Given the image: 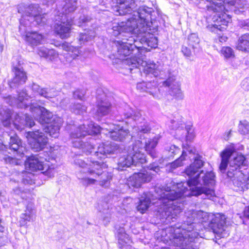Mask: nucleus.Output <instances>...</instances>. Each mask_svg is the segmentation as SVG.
Returning a JSON list of instances; mask_svg holds the SVG:
<instances>
[{
	"instance_id": "obj_1",
	"label": "nucleus",
	"mask_w": 249,
	"mask_h": 249,
	"mask_svg": "<svg viewBox=\"0 0 249 249\" xmlns=\"http://www.w3.org/2000/svg\"><path fill=\"white\" fill-rule=\"evenodd\" d=\"M157 15L152 7L144 5L136 7L133 16L126 21L113 22L107 29L112 36L122 39L114 42L118 55L122 59L129 57L127 64L138 71L145 52V46L155 48L158 46V38L153 34L158 30Z\"/></svg>"
},
{
	"instance_id": "obj_2",
	"label": "nucleus",
	"mask_w": 249,
	"mask_h": 249,
	"mask_svg": "<svg viewBox=\"0 0 249 249\" xmlns=\"http://www.w3.org/2000/svg\"><path fill=\"white\" fill-rule=\"evenodd\" d=\"M198 172V170L191 164L184 170L185 175L188 177L187 184L190 187L189 191H185L187 188H185L181 193L167 192L161 195L160 197V204L156 212V215L161 222L168 224L177 219L184 207L181 200L182 196H198L204 194L206 198L212 200L215 197L213 189L197 186L201 184V180L204 185H213L215 178L214 173L210 171L204 174L203 170Z\"/></svg>"
},
{
	"instance_id": "obj_3",
	"label": "nucleus",
	"mask_w": 249,
	"mask_h": 249,
	"mask_svg": "<svg viewBox=\"0 0 249 249\" xmlns=\"http://www.w3.org/2000/svg\"><path fill=\"white\" fill-rule=\"evenodd\" d=\"M185 220L172 225L170 244L180 249H198L199 232L197 227L199 224L208 223L212 232L222 237L226 224V218L220 213H210L203 211L193 210L185 213Z\"/></svg>"
},
{
	"instance_id": "obj_4",
	"label": "nucleus",
	"mask_w": 249,
	"mask_h": 249,
	"mask_svg": "<svg viewBox=\"0 0 249 249\" xmlns=\"http://www.w3.org/2000/svg\"><path fill=\"white\" fill-rule=\"evenodd\" d=\"M26 89L18 92L16 96L2 95L4 101L11 107L24 108L29 111L35 120L45 124V131L50 136L56 138L62 125V119L53 115V113L43 107L38 105L27 104L25 101L29 97Z\"/></svg>"
},
{
	"instance_id": "obj_5",
	"label": "nucleus",
	"mask_w": 249,
	"mask_h": 249,
	"mask_svg": "<svg viewBox=\"0 0 249 249\" xmlns=\"http://www.w3.org/2000/svg\"><path fill=\"white\" fill-rule=\"evenodd\" d=\"M117 120L124 122L128 126L131 127L132 134L129 133L128 129H124L122 126L120 128H115L110 130L108 135L112 140L124 143L137 139H144L151 129L150 123L145 115L142 114V111L132 108L128 106L125 107L121 120Z\"/></svg>"
},
{
	"instance_id": "obj_6",
	"label": "nucleus",
	"mask_w": 249,
	"mask_h": 249,
	"mask_svg": "<svg viewBox=\"0 0 249 249\" xmlns=\"http://www.w3.org/2000/svg\"><path fill=\"white\" fill-rule=\"evenodd\" d=\"M87 126L85 124L80 125L71 133V137L76 139L73 142V146L81 149L86 155L94 152L93 156L97 159H106L109 156L106 142L100 143L97 150L94 151L96 142L94 137L100 133L101 127L93 122Z\"/></svg>"
},
{
	"instance_id": "obj_7",
	"label": "nucleus",
	"mask_w": 249,
	"mask_h": 249,
	"mask_svg": "<svg viewBox=\"0 0 249 249\" xmlns=\"http://www.w3.org/2000/svg\"><path fill=\"white\" fill-rule=\"evenodd\" d=\"M146 138L143 140L137 139L128 147V153L131 155L133 165L140 166L147 162L145 154L141 151L143 148L153 159L158 157V153L156 147L158 143V139L154 137L147 141Z\"/></svg>"
},
{
	"instance_id": "obj_8",
	"label": "nucleus",
	"mask_w": 249,
	"mask_h": 249,
	"mask_svg": "<svg viewBox=\"0 0 249 249\" xmlns=\"http://www.w3.org/2000/svg\"><path fill=\"white\" fill-rule=\"evenodd\" d=\"M56 162V156L53 152L43 151L29 157L25 165L32 171H42L41 174L49 178L54 177Z\"/></svg>"
},
{
	"instance_id": "obj_9",
	"label": "nucleus",
	"mask_w": 249,
	"mask_h": 249,
	"mask_svg": "<svg viewBox=\"0 0 249 249\" xmlns=\"http://www.w3.org/2000/svg\"><path fill=\"white\" fill-rule=\"evenodd\" d=\"M212 2L211 7L215 12H223L222 16L220 15L213 18V23L208 24L206 26L207 30L220 35L222 32L226 29L228 23L231 21L232 16L228 13L229 8L231 10L233 6V0H210Z\"/></svg>"
},
{
	"instance_id": "obj_10",
	"label": "nucleus",
	"mask_w": 249,
	"mask_h": 249,
	"mask_svg": "<svg viewBox=\"0 0 249 249\" xmlns=\"http://www.w3.org/2000/svg\"><path fill=\"white\" fill-rule=\"evenodd\" d=\"M38 4H32L28 6L26 14L22 15L19 20L20 32H26L27 27L42 26L45 24L47 20V14H40Z\"/></svg>"
},
{
	"instance_id": "obj_11",
	"label": "nucleus",
	"mask_w": 249,
	"mask_h": 249,
	"mask_svg": "<svg viewBox=\"0 0 249 249\" xmlns=\"http://www.w3.org/2000/svg\"><path fill=\"white\" fill-rule=\"evenodd\" d=\"M24 145L17 134H14V135L10 136L8 145L0 143V158L3 159L6 162L11 163L13 158L8 156L7 154H9L15 157L18 156L22 158L25 150Z\"/></svg>"
},
{
	"instance_id": "obj_12",
	"label": "nucleus",
	"mask_w": 249,
	"mask_h": 249,
	"mask_svg": "<svg viewBox=\"0 0 249 249\" xmlns=\"http://www.w3.org/2000/svg\"><path fill=\"white\" fill-rule=\"evenodd\" d=\"M150 171L158 173L160 171L159 163L153 162L146 168H144L140 172L134 173L129 178L130 185L138 188L141 187L143 183L150 181L152 178Z\"/></svg>"
},
{
	"instance_id": "obj_13",
	"label": "nucleus",
	"mask_w": 249,
	"mask_h": 249,
	"mask_svg": "<svg viewBox=\"0 0 249 249\" xmlns=\"http://www.w3.org/2000/svg\"><path fill=\"white\" fill-rule=\"evenodd\" d=\"M150 171L158 173L160 171L159 163L153 162L146 168H144L140 172L134 173L129 178L130 185L138 188L141 187L143 183L150 181L152 178Z\"/></svg>"
},
{
	"instance_id": "obj_14",
	"label": "nucleus",
	"mask_w": 249,
	"mask_h": 249,
	"mask_svg": "<svg viewBox=\"0 0 249 249\" xmlns=\"http://www.w3.org/2000/svg\"><path fill=\"white\" fill-rule=\"evenodd\" d=\"M12 64V71L14 76L13 78L8 82V85L10 89H15L25 83L27 80V75L22 67L23 63L20 60L18 57H14Z\"/></svg>"
},
{
	"instance_id": "obj_15",
	"label": "nucleus",
	"mask_w": 249,
	"mask_h": 249,
	"mask_svg": "<svg viewBox=\"0 0 249 249\" xmlns=\"http://www.w3.org/2000/svg\"><path fill=\"white\" fill-rule=\"evenodd\" d=\"M91 162L94 164V169H89V175L94 177L98 178L100 185L107 187L109 185V181L112 179V174L106 171H103V168L107 167L106 161H99L97 160H91Z\"/></svg>"
},
{
	"instance_id": "obj_16",
	"label": "nucleus",
	"mask_w": 249,
	"mask_h": 249,
	"mask_svg": "<svg viewBox=\"0 0 249 249\" xmlns=\"http://www.w3.org/2000/svg\"><path fill=\"white\" fill-rule=\"evenodd\" d=\"M26 138L31 148L36 152L42 151L48 142L47 136L39 130L27 132Z\"/></svg>"
},
{
	"instance_id": "obj_17",
	"label": "nucleus",
	"mask_w": 249,
	"mask_h": 249,
	"mask_svg": "<svg viewBox=\"0 0 249 249\" xmlns=\"http://www.w3.org/2000/svg\"><path fill=\"white\" fill-rule=\"evenodd\" d=\"M233 155V143H231L229 146H227L220 154L221 162L219 166V169L221 173L224 174L226 178L232 181L233 178V170H229L226 172L227 167L229 164L231 157Z\"/></svg>"
},
{
	"instance_id": "obj_18",
	"label": "nucleus",
	"mask_w": 249,
	"mask_h": 249,
	"mask_svg": "<svg viewBox=\"0 0 249 249\" xmlns=\"http://www.w3.org/2000/svg\"><path fill=\"white\" fill-rule=\"evenodd\" d=\"M116 3L114 11L116 15L128 16V18L133 16L137 5L134 0H113Z\"/></svg>"
},
{
	"instance_id": "obj_19",
	"label": "nucleus",
	"mask_w": 249,
	"mask_h": 249,
	"mask_svg": "<svg viewBox=\"0 0 249 249\" xmlns=\"http://www.w3.org/2000/svg\"><path fill=\"white\" fill-rule=\"evenodd\" d=\"M72 25V17L70 18L62 17L54 25L55 33L62 39L67 38L70 36Z\"/></svg>"
},
{
	"instance_id": "obj_20",
	"label": "nucleus",
	"mask_w": 249,
	"mask_h": 249,
	"mask_svg": "<svg viewBox=\"0 0 249 249\" xmlns=\"http://www.w3.org/2000/svg\"><path fill=\"white\" fill-rule=\"evenodd\" d=\"M13 124L16 129L22 130L25 127H33L35 125V122L31 116L27 112L19 113L15 116Z\"/></svg>"
},
{
	"instance_id": "obj_21",
	"label": "nucleus",
	"mask_w": 249,
	"mask_h": 249,
	"mask_svg": "<svg viewBox=\"0 0 249 249\" xmlns=\"http://www.w3.org/2000/svg\"><path fill=\"white\" fill-rule=\"evenodd\" d=\"M169 127L172 130L183 129L184 127L186 131V140L187 141L192 142L194 139L195 135L192 130V124H185L182 121L177 122L175 120H171Z\"/></svg>"
},
{
	"instance_id": "obj_22",
	"label": "nucleus",
	"mask_w": 249,
	"mask_h": 249,
	"mask_svg": "<svg viewBox=\"0 0 249 249\" xmlns=\"http://www.w3.org/2000/svg\"><path fill=\"white\" fill-rule=\"evenodd\" d=\"M96 114L98 117L107 115L110 112L112 104L108 99L101 100L98 98L96 102Z\"/></svg>"
},
{
	"instance_id": "obj_23",
	"label": "nucleus",
	"mask_w": 249,
	"mask_h": 249,
	"mask_svg": "<svg viewBox=\"0 0 249 249\" xmlns=\"http://www.w3.org/2000/svg\"><path fill=\"white\" fill-rule=\"evenodd\" d=\"M173 78H168L163 82V85L167 87H170L169 90V94L173 99L177 101L182 100L184 98V95L180 89V86L173 84Z\"/></svg>"
},
{
	"instance_id": "obj_24",
	"label": "nucleus",
	"mask_w": 249,
	"mask_h": 249,
	"mask_svg": "<svg viewBox=\"0 0 249 249\" xmlns=\"http://www.w3.org/2000/svg\"><path fill=\"white\" fill-rule=\"evenodd\" d=\"M23 205L25 207V213L20 215L19 223L21 226H25L28 222H30L32 217V211L34 208V203L31 199L23 201Z\"/></svg>"
},
{
	"instance_id": "obj_25",
	"label": "nucleus",
	"mask_w": 249,
	"mask_h": 249,
	"mask_svg": "<svg viewBox=\"0 0 249 249\" xmlns=\"http://www.w3.org/2000/svg\"><path fill=\"white\" fill-rule=\"evenodd\" d=\"M96 208L101 213L104 224L105 226L107 225L111 219L110 210L108 203L105 201H101L98 203Z\"/></svg>"
},
{
	"instance_id": "obj_26",
	"label": "nucleus",
	"mask_w": 249,
	"mask_h": 249,
	"mask_svg": "<svg viewBox=\"0 0 249 249\" xmlns=\"http://www.w3.org/2000/svg\"><path fill=\"white\" fill-rule=\"evenodd\" d=\"M25 33V40L29 45L32 46H37L41 43V42L44 38L43 36L36 31L29 32L27 29L26 32H20Z\"/></svg>"
},
{
	"instance_id": "obj_27",
	"label": "nucleus",
	"mask_w": 249,
	"mask_h": 249,
	"mask_svg": "<svg viewBox=\"0 0 249 249\" xmlns=\"http://www.w3.org/2000/svg\"><path fill=\"white\" fill-rule=\"evenodd\" d=\"M62 17L65 16L70 18L71 16L69 15L72 13L77 8V0H64L62 1Z\"/></svg>"
},
{
	"instance_id": "obj_28",
	"label": "nucleus",
	"mask_w": 249,
	"mask_h": 249,
	"mask_svg": "<svg viewBox=\"0 0 249 249\" xmlns=\"http://www.w3.org/2000/svg\"><path fill=\"white\" fill-rule=\"evenodd\" d=\"M239 173L236 182L237 191L243 192L249 188V172L243 173L242 172H239Z\"/></svg>"
},
{
	"instance_id": "obj_29",
	"label": "nucleus",
	"mask_w": 249,
	"mask_h": 249,
	"mask_svg": "<svg viewBox=\"0 0 249 249\" xmlns=\"http://www.w3.org/2000/svg\"><path fill=\"white\" fill-rule=\"evenodd\" d=\"M117 230V237L118 240V247L120 249L125 248L126 244L129 243V236L126 233L125 229L124 227L117 226L115 227Z\"/></svg>"
},
{
	"instance_id": "obj_30",
	"label": "nucleus",
	"mask_w": 249,
	"mask_h": 249,
	"mask_svg": "<svg viewBox=\"0 0 249 249\" xmlns=\"http://www.w3.org/2000/svg\"><path fill=\"white\" fill-rule=\"evenodd\" d=\"M62 47L64 50L67 52L65 54L67 58L70 56L72 59H75L80 53L79 47L71 45V43L64 42L62 44Z\"/></svg>"
},
{
	"instance_id": "obj_31",
	"label": "nucleus",
	"mask_w": 249,
	"mask_h": 249,
	"mask_svg": "<svg viewBox=\"0 0 249 249\" xmlns=\"http://www.w3.org/2000/svg\"><path fill=\"white\" fill-rule=\"evenodd\" d=\"M132 165H133L132 158L128 153L127 154L123 155L118 159L117 167H116V169L120 171H123Z\"/></svg>"
},
{
	"instance_id": "obj_32",
	"label": "nucleus",
	"mask_w": 249,
	"mask_h": 249,
	"mask_svg": "<svg viewBox=\"0 0 249 249\" xmlns=\"http://www.w3.org/2000/svg\"><path fill=\"white\" fill-rule=\"evenodd\" d=\"M32 89L36 95H38L47 99L52 98L54 95L51 93V89L49 88H41L40 87L33 83Z\"/></svg>"
},
{
	"instance_id": "obj_33",
	"label": "nucleus",
	"mask_w": 249,
	"mask_h": 249,
	"mask_svg": "<svg viewBox=\"0 0 249 249\" xmlns=\"http://www.w3.org/2000/svg\"><path fill=\"white\" fill-rule=\"evenodd\" d=\"M151 200L150 198L144 194V196H142L139 199L136 209L138 212L141 213H144L149 209Z\"/></svg>"
},
{
	"instance_id": "obj_34",
	"label": "nucleus",
	"mask_w": 249,
	"mask_h": 249,
	"mask_svg": "<svg viewBox=\"0 0 249 249\" xmlns=\"http://www.w3.org/2000/svg\"><path fill=\"white\" fill-rule=\"evenodd\" d=\"M236 49L244 52H249V33L242 35L238 39Z\"/></svg>"
},
{
	"instance_id": "obj_35",
	"label": "nucleus",
	"mask_w": 249,
	"mask_h": 249,
	"mask_svg": "<svg viewBox=\"0 0 249 249\" xmlns=\"http://www.w3.org/2000/svg\"><path fill=\"white\" fill-rule=\"evenodd\" d=\"M158 66L155 63L147 64L143 69V72L146 77H158L160 73V71L158 68Z\"/></svg>"
},
{
	"instance_id": "obj_36",
	"label": "nucleus",
	"mask_w": 249,
	"mask_h": 249,
	"mask_svg": "<svg viewBox=\"0 0 249 249\" xmlns=\"http://www.w3.org/2000/svg\"><path fill=\"white\" fill-rule=\"evenodd\" d=\"M94 32L92 30H85L84 32L80 33L77 38L79 45L82 46L86 42L91 40L94 37Z\"/></svg>"
},
{
	"instance_id": "obj_37",
	"label": "nucleus",
	"mask_w": 249,
	"mask_h": 249,
	"mask_svg": "<svg viewBox=\"0 0 249 249\" xmlns=\"http://www.w3.org/2000/svg\"><path fill=\"white\" fill-rule=\"evenodd\" d=\"M72 25L75 24L81 27L89 26L91 23L92 18L87 15L82 14L79 17L78 19H75L73 17H72Z\"/></svg>"
},
{
	"instance_id": "obj_38",
	"label": "nucleus",
	"mask_w": 249,
	"mask_h": 249,
	"mask_svg": "<svg viewBox=\"0 0 249 249\" xmlns=\"http://www.w3.org/2000/svg\"><path fill=\"white\" fill-rule=\"evenodd\" d=\"M199 51H196L192 46L184 42L182 45L181 52L183 55L187 59L191 60L192 58L198 53Z\"/></svg>"
},
{
	"instance_id": "obj_39",
	"label": "nucleus",
	"mask_w": 249,
	"mask_h": 249,
	"mask_svg": "<svg viewBox=\"0 0 249 249\" xmlns=\"http://www.w3.org/2000/svg\"><path fill=\"white\" fill-rule=\"evenodd\" d=\"M200 39L198 37V35L196 33H191L190 34L187 39V44L192 46L196 51L200 50Z\"/></svg>"
},
{
	"instance_id": "obj_40",
	"label": "nucleus",
	"mask_w": 249,
	"mask_h": 249,
	"mask_svg": "<svg viewBox=\"0 0 249 249\" xmlns=\"http://www.w3.org/2000/svg\"><path fill=\"white\" fill-rule=\"evenodd\" d=\"M38 54L41 57L51 59L56 55V51L53 49H49L46 47H40L38 50Z\"/></svg>"
},
{
	"instance_id": "obj_41",
	"label": "nucleus",
	"mask_w": 249,
	"mask_h": 249,
	"mask_svg": "<svg viewBox=\"0 0 249 249\" xmlns=\"http://www.w3.org/2000/svg\"><path fill=\"white\" fill-rule=\"evenodd\" d=\"M246 166H248V163L245 156L241 154H237L234 157V170Z\"/></svg>"
},
{
	"instance_id": "obj_42",
	"label": "nucleus",
	"mask_w": 249,
	"mask_h": 249,
	"mask_svg": "<svg viewBox=\"0 0 249 249\" xmlns=\"http://www.w3.org/2000/svg\"><path fill=\"white\" fill-rule=\"evenodd\" d=\"M86 107L79 103H72L70 106L71 111L75 114H83L86 111Z\"/></svg>"
},
{
	"instance_id": "obj_43",
	"label": "nucleus",
	"mask_w": 249,
	"mask_h": 249,
	"mask_svg": "<svg viewBox=\"0 0 249 249\" xmlns=\"http://www.w3.org/2000/svg\"><path fill=\"white\" fill-rule=\"evenodd\" d=\"M238 130L242 135L249 136V123L246 120L240 121L238 126Z\"/></svg>"
},
{
	"instance_id": "obj_44",
	"label": "nucleus",
	"mask_w": 249,
	"mask_h": 249,
	"mask_svg": "<svg viewBox=\"0 0 249 249\" xmlns=\"http://www.w3.org/2000/svg\"><path fill=\"white\" fill-rule=\"evenodd\" d=\"M151 85V81L148 82L142 81L137 84V89L141 92L145 91L149 92L150 94H153V92L149 90Z\"/></svg>"
},
{
	"instance_id": "obj_45",
	"label": "nucleus",
	"mask_w": 249,
	"mask_h": 249,
	"mask_svg": "<svg viewBox=\"0 0 249 249\" xmlns=\"http://www.w3.org/2000/svg\"><path fill=\"white\" fill-rule=\"evenodd\" d=\"M186 153L182 152L181 155L177 160L170 163V168L172 170H174L177 168L181 166L182 165V161L185 160Z\"/></svg>"
},
{
	"instance_id": "obj_46",
	"label": "nucleus",
	"mask_w": 249,
	"mask_h": 249,
	"mask_svg": "<svg viewBox=\"0 0 249 249\" xmlns=\"http://www.w3.org/2000/svg\"><path fill=\"white\" fill-rule=\"evenodd\" d=\"M73 164L82 168L80 171L81 172L89 173L88 170L90 169L88 167V164L84 160L79 158H75L73 160Z\"/></svg>"
},
{
	"instance_id": "obj_47",
	"label": "nucleus",
	"mask_w": 249,
	"mask_h": 249,
	"mask_svg": "<svg viewBox=\"0 0 249 249\" xmlns=\"http://www.w3.org/2000/svg\"><path fill=\"white\" fill-rule=\"evenodd\" d=\"M13 196H15L16 197L19 196L20 199H21V201H18V204L19 205H23V201L25 200L26 199H30L29 197L25 198V194L23 192L21 189L19 188H16L13 189Z\"/></svg>"
},
{
	"instance_id": "obj_48",
	"label": "nucleus",
	"mask_w": 249,
	"mask_h": 249,
	"mask_svg": "<svg viewBox=\"0 0 249 249\" xmlns=\"http://www.w3.org/2000/svg\"><path fill=\"white\" fill-rule=\"evenodd\" d=\"M194 160V162L191 164L199 171L204 166L205 163L202 160V157L197 154Z\"/></svg>"
},
{
	"instance_id": "obj_49",
	"label": "nucleus",
	"mask_w": 249,
	"mask_h": 249,
	"mask_svg": "<svg viewBox=\"0 0 249 249\" xmlns=\"http://www.w3.org/2000/svg\"><path fill=\"white\" fill-rule=\"evenodd\" d=\"M107 145V150L108 151V155L110 156L112 154H116L119 151V146L116 143L111 142H106Z\"/></svg>"
},
{
	"instance_id": "obj_50",
	"label": "nucleus",
	"mask_w": 249,
	"mask_h": 249,
	"mask_svg": "<svg viewBox=\"0 0 249 249\" xmlns=\"http://www.w3.org/2000/svg\"><path fill=\"white\" fill-rule=\"evenodd\" d=\"M246 1L245 0H237L234 1V12L237 13L243 12L246 7Z\"/></svg>"
},
{
	"instance_id": "obj_51",
	"label": "nucleus",
	"mask_w": 249,
	"mask_h": 249,
	"mask_svg": "<svg viewBox=\"0 0 249 249\" xmlns=\"http://www.w3.org/2000/svg\"><path fill=\"white\" fill-rule=\"evenodd\" d=\"M179 150V149L174 144H168L165 146L164 151L169 154V157H172L176 154Z\"/></svg>"
},
{
	"instance_id": "obj_52",
	"label": "nucleus",
	"mask_w": 249,
	"mask_h": 249,
	"mask_svg": "<svg viewBox=\"0 0 249 249\" xmlns=\"http://www.w3.org/2000/svg\"><path fill=\"white\" fill-rule=\"evenodd\" d=\"M221 53L227 59L233 56V51L230 47H223L221 50Z\"/></svg>"
},
{
	"instance_id": "obj_53",
	"label": "nucleus",
	"mask_w": 249,
	"mask_h": 249,
	"mask_svg": "<svg viewBox=\"0 0 249 249\" xmlns=\"http://www.w3.org/2000/svg\"><path fill=\"white\" fill-rule=\"evenodd\" d=\"M85 91L82 89H77L73 92V97L75 99L83 100L85 96Z\"/></svg>"
},
{
	"instance_id": "obj_54",
	"label": "nucleus",
	"mask_w": 249,
	"mask_h": 249,
	"mask_svg": "<svg viewBox=\"0 0 249 249\" xmlns=\"http://www.w3.org/2000/svg\"><path fill=\"white\" fill-rule=\"evenodd\" d=\"M96 101H98V98H101V100H104L108 99L107 97V95L104 92V91L101 88L97 89L96 90Z\"/></svg>"
},
{
	"instance_id": "obj_55",
	"label": "nucleus",
	"mask_w": 249,
	"mask_h": 249,
	"mask_svg": "<svg viewBox=\"0 0 249 249\" xmlns=\"http://www.w3.org/2000/svg\"><path fill=\"white\" fill-rule=\"evenodd\" d=\"M96 180L94 178H82V182L85 186H88L89 184L95 183Z\"/></svg>"
},
{
	"instance_id": "obj_56",
	"label": "nucleus",
	"mask_w": 249,
	"mask_h": 249,
	"mask_svg": "<svg viewBox=\"0 0 249 249\" xmlns=\"http://www.w3.org/2000/svg\"><path fill=\"white\" fill-rule=\"evenodd\" d=\"M11 116L10 113H8L5 119L2 120V124L5 126H9L11 124Z\"/></svg>"
},
{
	"instance_id": "obj_57",
	"label": "nucleus",
	"mask_w": 249,
	"mask_h": 249,
	"mask_svg": "<svg viewBox=\"0 0 249 249\" xmlns=\"http://www.w3.org/2000/svg\"><path fill=\"white\" fill-rule=\"evenodd\" d=\"M5 230V223L1 219H0V238L2 237V235Z\"/></svg>"
},
{
	"instance_id": "obj_58",
	"label": "nucleus",
	"mask_w": 249,
	"mask_h": 249,
	"mask_svg": "<svg viewBox=\"0 0 249 249\" xmlns=\"http://www.w3.org/2000/svg\"><path fill=\"white\" fill-rule=\"evenodd\" d=\"M243 216L245 218L249 219V205L246 206L243 211Z\"/></svg>"
},
{
	"instance_id": "obj_59",
	"label": "nucleus",
	"mask_w": 249,
	"mask_h": 249,
	"mask_svg": "<svg viewBox=\"0 0 249 249\" xmlns=\"http://www.w3.org/2000/svg\"><path fill=\"white\" fill-rule=\"evenodd\" d=\"M232 130H230L228 132L225 133L223 136L224 139L227 141L229 140V138L231 136Z\"/></svg>"
},
{
	"instance_id": "obj_60",
	"label": "nucleus",
	"mask_w": 249,
	"mask_h": 249,
	"mask_svg": "<svg viewBox=\"0 0 249 249\" xmlns=\"http://www.w3.org/2000/svg\"><path fill=\"white\" fill-rule=\"evenodd\" d=\"M161 249H171L169 247H165V248H162Z\"/></svg>"
},
{
	"instance_id": "obj_61",
	"label": "nucleus",
	"mask_w": 249,
	"mask_h": 249,
	"mask_svg": "<svg viewBox=\"0 0 249 249\" xmlns=\"http://www.w3.org/2000/svg\"><path fill=\"white\" fill-rule=\"evenodd\" d=\"M246 83H247L248 84V86H249V79L247 80V81H246Z\"/></svg>"
},
{
	"instance_id": "obj_62",
	"label": "nucleus",
	"mask_w": 249,
	"mask_h": 249,
	"mask_svg": "<svg viewBox=\"0 0 249 249\" xmlns=\"http://www.w3.org/2000/svg\"><path fill=\"white\" fill-rule=\"evenodd\" d=\"M240 148L241 149H242V150H243V149H244V146H243V145H241V146H240Z\"/></svg>"
},
{
	"instance_id": "obj_63",
	"label": "nucleus",
	"mask_w": 249,
	"mask_h": 249,
	"mask_svg": "<svg viewBox=\"0 0 249 249\" xmlns=\"http://www.w3.org/2000/svg\"><path fill=\"white\" fill-rule=\"evenodd\" d=\"M129 70H130V72L132 73V71H133V69H132V68H129Z\"/></svg>"
},
{
	"instance_id": "obj_64",
	"label": "nucleus",
	"mask_w": 249,
	"mask_h": 249,
	"mask_svg": "<svg viewBox=\"0 0 249 249\" xmlns=\"http://www.w3.org/2000/svg\"><path fill=\"white\" fill-rule=\"evenodd\" d=\"M18 13H20V8H19L18 9Z\"/></svg>"
}]
</instances>
